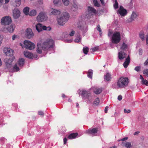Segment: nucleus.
<instances>
[{
    "mask_svg": "<svg viewBox=\"0 0 148 148\" xmlns=\"http://www.w3.org/2000/svg\"><path fill=\"white\" fill-rule=\"evenodd\" d=\"M4 52L7 56L11 57L9 58H7L5 60V64L6 67L8 68H10L12 66V62L15 59L14 57L13 56L14 51L10 48H5L4 50Z\"/></svg>",
    "mask_w": 148,
    "mask_h": 148,
    "instance_id": "f257e3e1",
    "label": "nucleus"
},
{
    "mask_svg": "<svg viewBox=\"0 0 148 148\" xmlns=\"http://www.w3.org/2000/svg\"><path fill=\"white\" fill-rule=\"evenodd\" d=\"M129 82L128 77H121L117 80V85L119 88H123L128 86Z\"/></svg>",
    "mask_w": 148,
    "mask_h": 148,
    "instance_id": "f03ea898",
    "label": "nucleus"
},
{
    "mask_svg": "<svg viewBox=\"0 0 148 148\" xmlns=\"http://www.w3.org/2000/svg\"><path fill=\"white\" fill-rule=\"evenodd\" d=\"M54 45L53 40L48 39L44 42L41 45L42 49L44 51L50 50V49L53 48Z\"/></svg>",
    "mask_w": 148,
    "mask_h": 148,
    "instance_id": "7ed1b4c3",
    "label": "nucleus"
},
{
    "mask_svg": "<svg viewBox=\"0 0 148 148\" xmlns=\"http://www.w3.org/2000/svg\"><path fill=\"white\" fill-rule=\"evenodd\" d=\"M69 18V15L68 13L61 15L57 18V21L59 25H63L68 20Z\"/></svg>",
    "mask_w": 148,
    "mask_h": 148,
    "instance_id": "20e7f679",
    "label": "nucleus"
},
{
    "mask_svg": "<svg viewBox=\"0 0 148 148\" xmlns=\"http://www.w3.org/2000/svg\"><path fill=\"white\" fill-rule=\"evenodd\" d=\"M111 40L112 43L115 44L118 43L121 40L120 32L118 31L115 32L112 36Z\"/></svg>",
    "mask_w": 148,
    "mask_h": 148,
    "instance_id": "39448f33",
    "label": "nucleus"
},
{
    "mask_svg": "<svg viewBox=\"0 0 148 148\" xmlns=\"http://www.w3.org/2000/svg\"><path fill=\"white\" fill-rule=\"evenodd\" d=\"M1 24L3 25H8L12 22L10 17L9 16H5L3 17L1 20Z\"/></svg>",
    "mask_w": 148,
    "mask_h": 148,
    "instance_id": "423d86ee",
    "label": "nucleus"
},
{
    "mask_svg": "<svg viewBox=\"0 0 148 148\" xmlns=\"http://www.w3.org/2000/svg\"><path fill=\"white\" fill-rule=\"evenodd\" d=\"M25 47L29 50L33 49L35 47L34 44L29 40H25L24 42Z\"/></svg>",
    "mask_w": 148,
    "mask_h": 148,
    "instance_id": "0eeeda50",
    "label": "nucleus"
},
{
    "mask_svg": "<svg viewBox=\"0 0 148 148\" xmlns=\"http://www.w3.org/2000/svg\"><path fill=\"white\" fill-rule=\"evenodd\" d=\"M47 17L45 13L41 12L36 17L37 21L38 22H42L47 20Z\"/></svg>",
    "mask_w": 148,
    "mask_h": 148,
    "instance_id": "6e6552de",
    "label": "nucleus"
},
{
    "mask_svg": "<svg viewBox=\"0 0 148 148\" xmlns=\"http://www.w3.org/2000/svg\"><path fill=\"white\" fill-rule=\"evenodd\" d=\"M82 96L83 99L85 100L88 99L90 101L91 100L90 94V92L86 90H82Z\"/></svg>",
    "mask_w": 148,
    "mask_h": 148,
    "instance_id": "1a4fd4ad",
    "label": "nucleus"
},
{
    "mask_svg": "<svg viewBox=\"0 0 148 148\" xmlns=\"http://www.w3.org/2000/svg\"><path fill=\"white\" fill-rule=\"evenodd\" d=\"M25 35L26 37L28 39L32 38L34 34L32 29L30 28H27L26 30Z\"/></svg>",
    "mask_w": 148,
    "mask_h": 148,
    "instance_id": "9d476101",
    "label": "nucleus"
},
{
    "mask_svg": "<svg viewBox=\"0 0 148 148\" xmlns=\"http://www.w3.org/2000/svg\"><path fill=\"white\" fill-rule=\"evenodd\" d=\"M88 12L87 15H88V17L89 18L91 16H92L93 14H96L97 13L96 10L93 8L91 7H88Z\"/></svg>",
    "mask_w": 148,
    "mask_h": 148,
    "instance_id": "9b49d317",
    "label": "nucleus"
},
{
    "mask_svg": "<svg viewBox=\"0 0 148 148\" xmlns=\"http://www.w3.org/2000/svg\"><path fill=\"white\" fill-rule=\"evenodd\" d=\"M98 131V128H94L89 129L86 131V132L92 136H94L96 135V134L97 133Z\"/></svg>",
    "mask_w": 148,
    "mask_h": 148,
    "instance_id": "f8f14e48",
    "label": "nucleus"
},
{
    "mask_svg": "<svg viewBox=\"0 0 148 148\" xmlns=\"http://www.w3.org/2000/svg\"><path fill=\"white\" fill-rule=\"evenodd\" d=\"M15 28V27L12 25L9 26L8 27H5L3 28V31L5 32H8L11 33L13 32Z\"/></svg>",
    "mask_w": 148,
    "mask_h": 148,
    "instance_id": "ddd939ff",
    "label": "nucleus"
},
{
    "mask_svg": "<svg viewBox=\"0 0 148 148\" xmlns=\"http://www.w3.org/2000/svg\"><path fill=\"white\" fill-rule=\"evenodd\" d=\"M20 12L17 9H14L13 11V17L15 19H18L20 16Z\"/></svg>",
    "mask_w": 148,
    "mask_h": 148,
    "instance_id": "4468645a",
    "label": "nucleus"
},
{
    "mask_svg": "<svg viewBox=\"0 0 148 148\" xmlns=\"http://www.w3.org/2000/svg\"><path fill=\"white\" fill-rule=\"evenodd\" d=\"M119 14L122 16H125L127 14V11L124 9L122 6H121L117 12Z\"/></svg>",
    "mask_w": 148,
    "mask_h": 148,
    "instance_id": "2eb2a0df",
    "label": "nucleus"
},
{
    "mask_svg": "<svg viewBox=\"0 0 148 148\" xmlns=\"http://www.w3.org/2000/svg\"><path fill=\"white\" fill-rule=\"evenodd\" d=\"M118 56L120 60H123L126 57V54L124 52L121 51L119 53Z\"/></svg>",
    "mask_w": 148,
    "mask_h": 148,
    "instance_id": "dca6fc26",
    "label": "nucleus"
},
{
    "mask_svg": "<svg viewBox=\"0 0 148 148\" xmlns=\"http://www.w3.org/2000/svg\"><path fill=\"white\" fill-rule=\"evenodd\" d=\"M24 55L25 57L29 58H32L33 57L32 53L28 51H24Z\"/></svg>",
    "mask_w": 148,
    "mask_h": 148,
    "instance_id": "f3484780",
    "label": "nucleus"
},
{
    "mask_svg": "<svg viewBox=\"0 0 148 148\" xmlns=\"http://www.w3.org/2000/svg\"><path fill=\"white\" fill-rule=\"evenodd\" d=\"M51 11L52 15H58L60 13V11L55 9L52 8Z\"/></svg>",
    "mask_w": 148,
    "mask_h": 148,
    "instance_id": "a211bd4d",
    "label": "nucleus"
},
{
    "mask_svg": "<svg viewBox=\"0 0 148 148\" xmlns=\"http://www.w3.org/2000/svg\"><path fill=\"white\" fill-rule=\"evenodd\" d=\"M130 61V56H128L126 58L124 62L123 63V65L125 68H127L129 65Z\"/></svg>",
    "mask_w": 148,
    "mask_h": 148,
    "instance_id": "6ab92c4d",
    "label": "nucleus"
},
{
    "mask_svg": "<svg viewBox=\"0 0 148 148\" xmlns=\"http://www.w3.org/2000/svg\"><path fill=\"white\" fill-rule=\"evenodd\" d=\"M137 15L134 12H133L130 19L128 20L129 22H132L137 17Z\"/></svg>",
    "mask_w": 148,
    "mask_h": 148,
    "instance_id": "aec40b11",
    "label": "nucleus"
},
{
    "mask_svg": "<svg viewBox=\"0 0 148 148\" xmlns=\"http://www.w3.org/2000/svg\"><path fill=\"white\" fill-rule=\"evenodd\" d=\"M78 9L77 3L73 1L71 10L73 11H76Z\"/></svg>",
    "mask_w": 148,
    "mask_h": 148,
    "instance_id": "412c9836",
    "label": "nucleus"
},
{
    "mask_svg": "<svg viewBox=\"0 0 148 148\" xmlns=\"http://www.w3.org/2000/svg\"><path fill=\"white\" fill-rule=\"evenodd\" d=\"M21 0H15L13 5L14 7H19L21 4Z\"/></svg>",
    "mask_w": 148,
    "mask_h": 148,
    "instance_id": "4be33fe9",
    "label": "nucleus"
},
{
    "mask_svg": "<svg viewBox=\"0 0 148 148\" xmlns=\"http://www.w3.org/2000/svg\"><path fill=\"white\" fill-rule=\"evenodd\" d=\"M42 25L41 24L39 23L36 26V29L38 32L42 31Z\"/></svg>",
    "mask_w": 148,
    "mask_h": 148,
    "instance_id": "5701e85b",
    "label": "nucleus"
},
{
    "mask_svg": "<svg viewBox=\"0 0 148 148\" xmlns=\"http://www.w3.org/2000/svg\"><path fill=\"white\" fill-rule=\"evenodd\" d=\"M78 135V134L77 133L71 134L68 136V138L70 139H74Z\"/></svg>",
    "mask_w": 148,
    "mask_h": 148,
    "instance_id": "b1692460",
    "label": "nucleus"
},
{
    "mask_svg": "<svg viewBox=\"0 0 148 148\" xmlns=\"http://www.w3.org/2000/svg\"><path fill=\"white\" fill-rule=\"evenodd\" d=\"M111 75L110 74L107 73L104 76V79L107 81H110L111 79Z\"/></svg>",
    "mask_w": 148,
    "mask_h": 148,
    "instance_id": "393cba45",
    "label": "nucleus"
},
{
    "mask_svg": "<svg viewBox=\"0 0 148 148\" xmlns=\"http://www.w3.org/2000/svg\"><path fill=\"white\" fill-rule=\"evenodd\" d=\"M102 88H96L94 90V92L96 94H99L102 91Z\"/></svg>",
    "mask_w": 148,
    "mask_h": 148,
    "instance_id": "a878e982",
    "label": "nucleus"
},
{
    "mask_svg": "<svg viewBox=\"0 0 148 148\" xmlns=\"http://www.w3.org/2000/svg\"><path fill=\"white\" fill-rule=\"evenodd\" d=\"M24 63V60L22 58L20 59L18 61V65L19 66H22Z\"/></svg>",
    "mask_w": 148,
    "mask_h": 148,
    "instance_id": "bb28decb",
    "label": "nucleus"
},
{
    "mask_svg": "<svg viewBox=\"0 0 148 148\" xmlns=\"http://www.w3.org/2000/svg\"><path fill=\"white\" fill-rule=\"evenodd\" d=\"M29 7H25L23 10V13L26 15L29 14Z\"/></svg>",
    "mask_w": 148,
    "mask_h": 148,
    "instance_id": "cd10ccee",
    "label": "nucleus"
},
{
    "mask_svg": "<svg viewBox=\"0 0 148 148\" xmlns=\"http://www.w3.org/2000/svg\"><path fill=\"white\" fill-rule=\"evenodd\" d=\"M37 12L36 10H33L30 11L29 12V15L31 16H34L36 14Z\"/></svg>",
    "mask_w": 148,
    "mask_h": 148,
    "instance_id": "c85d7f7f",
    "label": "nucleus"
},
{
    "mask_svg": "<svg viewBox=\"0 0 148 148\" xmlns=\"http://www.w3.org/2000/svg\"><path fill=\"white\" fill-rule=\"evenodd\" d=\"M12 69V72H17L19 70L18 67L16 63L13 66Z\"/></svg>",
    "mask_w": 148,
    "mask_h": 148,
    "instance_id": "c756f323",
    "label": "nucleus"
},
{
    "mask_svg": "<svg viewBox=\"0 0 148 148\" xmlns=\"http://www.w3.org/2000/svg\"><path fill=\"white\" fill-rule=\"evenodd\" d=\"M139 37L143 41L145 40L144 34V32L143 31L140 32L139 34Z\"/></svg>",
    "mask_w": 148,
    "mask_h": 148,
    "instance_id": "7c9ffc66",
    "label": "nucleus"
},
{
    "mask_svg": "<svg viewBox=\"0 0 148 148\" xmlns=\"http://www.w3.org/2000/svg\"><path fill=\"white\" fill-rule=\"evenodd\" d=\"M37 46L38 47V49H37V52L38 53H42L41 45L40 44H37Z\"/></svg>",
    "mask_w": 148,
    "mask_h": 148,
    "instance_id": "2f4dec72",
    "label": "nucleus"
},
{
    "mask_svg": "<svg viewBox=\"0 0 148 148\" xmlns=\"http://www.w3.org/2000/svg\"><path fill=\"white\" fill-rule=\"evenodd\" d=\"M93 71L92 70L90 69L89 70L87 74V76L88 77L90 78H92Z\"/></svg>",
    "mask_w": 148,
    "mask_h": 148,
    "instance_id": "473e14b6",
    "label": "nucleus"
},
{
    "mask_svg": "<svg viewBox=\"0 0 148 148\" xmlns=\"http://www.w3.org/2000/svg\"><path fill=\"white\" fill-rule=\"evenodd\" d=\"M89 50V48L86 47H84L83 49V51L84 54L86 55Z\"/></svg>",
    "mask_w": 148,
    "mask_h": 148,
    "instance_id": "72a5a7b5",
    "label": "nucleus"
},
{
    "mask_svg": "<svg viewBox=\"0 0 148 148\" xmlns=\"http://www.w3.org/2000/svg\"><path fill=\"white\" fill-rule=\"evenodd\" d=\"M127 47V45L125 44L124 42H123L122 43V45L121 47V49L123 50H124Z\"/></svg>",
    "mask_w": 148,
    "mask_h": 148,
    "instance_id": "f704fd0d",
    "label": "nucleus"
},
{
    "mask_svg": "<svg viewBox=\"0 0 148 148\" xmlns=\"http://www.w3.org/2000/svg\"><path fill=\"white\" fill-rule=\"evenodd\" d=\"M125 146L127 148H130L132 146L131 143L126 142L125 144Z\"/></svg>",
    "mask_w": 148,
    "mask_h": 148,
    "instance_id": "c9c22d12",
    "label": "nucleus"
},
{
    "mask_svg": "<svg viewBox=\"0 0 148 148\" xmlns=\"http://www.w3.org/2000/svg\"><path fill=\"white\" fill-rule=\"evenodd\" d=\"M99 103V100L98 98H96L94 102V104L95 105H98Z\"/></svg>",
    "mask_w": 148,
    "mask_h": 148,
    "instance_id": "e433bc0d",
    "label": "nucleus"
},
{
    "mask_svg": "<svg viewBox=\"0 0 148 148\" xmlns=\"http://www.w3.org/2000/svg\"><path fill=\"white\" fill-rule=\"evenodd\" d=\"M64 4L66 6L69 5V0H62Z\"/></svg>",
    "mask_w": 148,
    "mask_h": 148,
    "instance_id": "4c0bfd02",
    "label": "nucleus"
},
{
    "mask_svg": "<svg viewBox=\"0 0 148 148\" xmlns=\"http://www.w3.org/2000/svg\"><path fill=\"white\" fill-rule=\"evenodd\" d=\"M115 3L114 4V7L115 9H116L118 8V3L116 0L114 1Z\"/></svg>",
    "mask_w": 148,
    "mask_h": 148,
    "instance_id": "58836bf2",
    "label": "nucleus"
},
{
    "mask_svg": "<svg viewBox=\"0 0 148 148\" xmlns=\"http://www.w3.org/2000/svg\"><path fill=\"white\" fill-rule=\"evenodd\" d=\"M97 30H98V31H99V32H100V35L101 36V34H102L101 29L100 28V26L99 25H97Z\"/></svg>",
    "mask_w": 148,
    "mask_h": 148,
    "instance_id": "ea45409f",
    "label": "nucleus"
},
{
    "mask_svg": "<svg viewBox=\"0 0 148 148\" xmlns=\"http://www.w3.org/2000/svg\"><path fill=\"white\" fill-rule=\"evenodd\" d=\"M81 40V37L80 36H78V38L75 39L74 41L76 42H79Z\"/></svg>",
    "mask_w": 148,
    "mask_h": 148,
    "instance_id": "a19ab883",
    "label": "nucleus"
},
{
    "mask_svg": "<svg viewBox=\"0 0 148 148\" xmlns=\"http://www.w3.org/2000/svg\"><path fill=\"white\" fill-rule=\"evenodd\" d=\"M99 49V46H96L92 48L91 50L93 52L97 51Z\"/></svg>",
    "mask_w": 148,
    "mask_h": 148,
    "instance_id": "79ce46f5",
    "label": "nucleus"
},
{
    "mask_svg": "<svg viewBox=\"0 0 148 148\" xmlns=\"http://www.w3.org/2000/svg\"><path fill=\"white\" fill-rule=\"evenodd\" d=\"M79 27V29H80L83 32H86L87 31L85 28H84V27H83L82 26H80Z\"/></svg>",
    "mask_w": 148,
    "mask_h": 148,
    "instance_id": "37998d69",
    "label": "nucleus"
},
{
    "mask_svg": "<svg viewBox=\"0 0 148 148\" xmlns=\"http://www.w3.org/2000/svg\"><path fill=\"white\" fill-rule=\"evenodd\" d=\"M140 69L141 67L140 66H137L135 67L134 70L137 72H139L140 71Z\"/></svg>",
    "mask_w": 148,
    "mask_h": 148,
    "instance_id": "c03bdc74",
    "label": "nucleus"
},
{
    "mask_svg": "<svg viewBox=\"0 0 148 148\" xmlns=\"http://www.w3.org/2000/svg\"><path fill=\"white\" fill-rule=\"evenodd\" d=\"M142 84H145L146 86L148 85V82L146 79H144L142 81Z\"/></svg>",
    "mask_w": 148,
    "mask_h": 148,
    "instance_id": "a18cd8bd",
    "label": "nucleus"
},
{
    "mask_svg": "<svg viewBox=\"0 0 148 148\" xmlns=\"http://www.w3.org/2000/svg\"><path fill=\"white\" fill-rule=\"evenodd\" d=\"M60 0H53V2L55 5H58L60 2Z\"/></svg>",
    "mask_w": 148,
    "mask_h": 148,
    "instance_id": "49530a36",
    "label": "nucleus"
},
{
    "mask_svg": "<svg viewBox=\"0 0 148 148\" xmlns=\"http://www.w3.org/2000/svg\"><path fill=\"white\" fill-rule=\"evenodd\" d=\"M143 73L147 76H148V69L144 70L143 71Z\"/></svg>",
    "mask_w": 148,
    "mask_h": 148,
    "instance_id": "de8ad7c7",
    "label": "nucleus"
},
{
    "mask_svg": "<svg viewBox=\"0 0 148 148\" xmlns=\"http://www.w3.org/2000/svg\"><path fill=\"white\" fill-rule=\"evenodd\" d=\"M93 3L96 6L99 7L100 6V4L97 1L94 2Z\"/></svg>",
    "mask_w": 148,
    "mask_h": 148,
    "instance_id": "09e8293b",
    "label": "nucleus"
},
{
    "mask_svg": "<svg viewBox=\"0 0 148 148\" xmlns=\"http://www.w3.org/2000/svg\"><path fill=\"white\" fill-rule=\"evenodd\" d=\"M74 34L75 31L73 30L69 33V35L71 36H74Z\"/></svg>",
    "mask_w": 148,
    "mask_h": 148,
    "instance_id": "8fccbe9b",
    "label": "nucleus"
},
{
    "mask_svg": "<svg viewBox=\"0 0 148 148\" xmlns=\"http://www.w3.org/2000/svg\"><path fill=\"white\" fill-rule=\"evenodd\" d=\"M63 36L64 38H67L68 36H69V35L68 34L67 32H65L63 33Z\"/></svg>",
    "mask_w": 148,
    "mask_h": 148,
    "instance_id": "3c124183",
    "label": "nucleus"
},
{
    "mask_svg": "<svg viewBox=\"0 0 148 148\" xmlns=\"http://www.w3.org/2000/svg\"><path fill=\"white\" fill-rule=\"evenodd\" d=\"M128 139V137H125L121 139L118 140V141H124L127 140Z\"/></svg>",
    "mask_w": 148,
    "mask_h": 148,
    "instance_id": "603ef678",
    "label": "nucleus"
},
{
    "mask_svg": "<svg viewBox=\"0 0 148 148\" xmlns=\"http://www.w3.org/2000/svg\"><path fill=\"white\" fill-rule=\"evenodd\" d=\"M131 112V111L130 110L128 109L127 110L126 109H124V112L125 113H129Z\"/></svg>",
    "mask_w": 148,
    "mask_h": 148,
    "instance_id": "864d4df0",
    "label": "nucleus"
},
{
    "mask_svg": "<svg viewBox=\"0 0 148 148\" xmlns=\"http://www.w3.org/2000/svg\"><path fill=\"white\" fill-rule=\"evenodd\" d=\"M38 114L39 115H42V116H43L44 115V113L43 112L41 111H38Z\"/></svg>",
    "mask_w": 148,
    "mask_h": 148,
    "instance_id": "5fc2aeb1",
    "label": "nucleus"
},
{
    "mask_svg": "<svg viewBox=\"0 0 148 148\" xmlns=\"http://www.w3.org/2000/svg\"><path fill=\"white\" fill-rule=\"evenodd\" d=\"M113 33L112 32L109 31L108 33V36L109 37H110L112 36V34Z\"/></svg>",
    "mask_w": 148,
    "mask_h": 148,
    "instance_id": "6e6d98bb",
    "label": "nucleus"
},
{
    "mask_svg": "<svg viewBox=\"0 0 148 148\" xmlns=\"http://www.w3.org/2000/svg\"><path fill=\"white\" fill-rule=\"evenodd\" d=\"M42 29L43 30H47V27L45 25L43 26L42 25Z\"/></svg>",
    "mask_w": 148,
    "mask_h": 148,
    "instance_id": "4d7b16f0",
    "label": "nucleus"
},
{
    "mask_svg": "<svg viewBox=\"0 0 148 148\" xmlns=\"http://www.w3.org/2000/svg\"><path fill=\"white\" fill-rule=\"evenodd\" d=\"M139 54L140 55H141L143 53V50L141 49H139Z\"/></svg>",
    "mask_w": 148,
    "mask_h": 148,
    "instance_id": "13d9d810",
    "label": "nucleus"
},
{
    "mask_svg": "<svg viewBox=\"0 0 148 148\" xmlns=\"http://www.w3.org/2000/svg\"><path fill=\"white\" fill-rule=\"evenodd\" d=\"M108 108V106H107L105 107L104 110V111L105 113H107Z\"/></svg>",
    "mask_w": 148,
    "mask_h": 148,
    "instance_id": "bf43d9fd",
    "label": "nucleus"
},
{
    "mask_svg": "<svg viewBox=\"0 0 148 148\" xmlns=\"http://www.w3.org/2000/svg\"><path fill=\"white\" fill-rule=\"evenodd\" d=\"M122 98V96L121 95H119V96H118V99L119 101H121V100Z\"/></svg>",
    "mask_w": 148,
    "mask_h": 148,
    "instance_id": "052dcab7",
    "label": "nucleus"
},
{
    "mask_svg": "<svg viewBox=\"0 0 148 148\" xmlns=\"http://www.w3.org/2000/svg\"><path fill=\"white\" fill-rule=\"evenodd\" d=\"M38 3L40 4H43V1L42 0H38Z\"/></svg>",
    "mask_w": 148,
    "mask_h": 148,
    "instance_id": "680f3d73",
    "label": "nucleus"
},
{
    "mask_svg": "<svg viewBox=\"0 0 148 148\" xmlns=\"http://www.w3.org/2000/svg\"><path fill=\"white\" fill-rule=\"evenodd\" d=\"M112 87L113 88H116L117 87H118L117 86H116V84H114L112 85Z\"/></svg>",
    "mask_w": 148,
    "mask_h": 148,
    "instance_id": "e2e57ef3",
    "label": "nucleus"
},
{
    "mask_svg": "<svg viewBox=\"0 0 148 148\" xmlns=\"http://www.w3.org/2000/svg\"><path fill=\"white\" fill-rule=\"evenodd\" d=\"M64 144H65L66 143V141H67V139L66 138H64Z\"/></svg>",
    "mask_w": 148,
    "mask_h": 148,
    "instance_id": "0e129e2a",
    "label": "nucleus"
},
{
    "mask_svg": "<svg viewBox=\"0 0 148 148\" xmlns=\"http://www.w3.org/2000/svg\"><path fill=\"white\" fill-rule=\"evenodd\" d=\"M3 0H0V7L3 4Z\"/></svg>",
    "mask_w": 148,
    "mask_h": 148,
    "instance_id": "69168bd1",
    "label": "nucleus"
},
{
    "mask_svg": "<svg viewBox=\"0 0 148 148\" xmlns=\"http://www.w3.org/2000/svg\"><path fill=\"white\" fill-rule=\"evenodd\" d=\"M16 36L15 35H13L12 36V39L13 40H14L16 38Z\"/></svg>",
    "mask_w": 148,
    "mask_h": 148,
    "instance_id": "338daca9",
    "label": "nucleus"
},
{
    "mask_svg": "<svg viewBox=\"0 0 148 148\" xmlns=\"http://www.w3.org/2000/svg\"><path fill=\"white\" fill-rule=\"evenodd\" d=\"M146 42L147 44H148V36H147L146 38Z\"/></svg>",
    "mask_w": 148,
    "mask_h": 148,
    "instance_id": "774afa93",
    "label": "nucleus"
}]
</instances>
